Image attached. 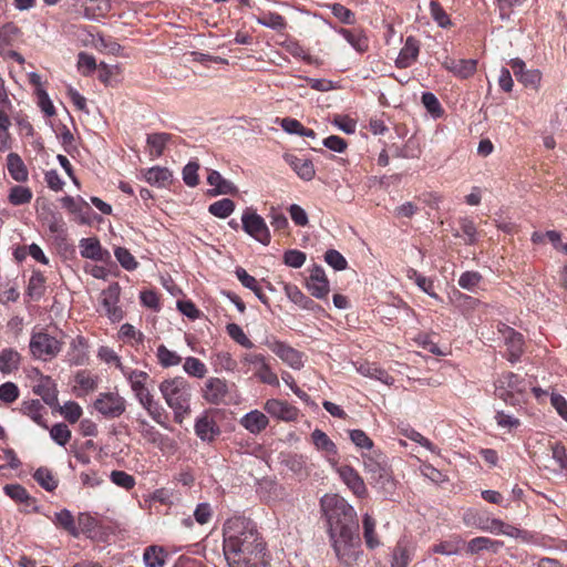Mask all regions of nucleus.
Returning <instances> with one entry per match:
<instances>
[{
  "label": "nucleus",
  "mask_w": 567,
  "mask_h": 567,
  "mask_svg": "<svg viewBox=\"0 0 567 567\" xmlns=\"http://www.w3.org/2000/svg\"><path fill=\"white\" fill-rule=\"evenodd\" d=\"M285 158L300 178L311 181L315 177L316 171L310 159L295 155H286Z\"/></svg>",
  "instance_id": "25"
},
{
  "label": "nucleus",
  "mask_w": 567,
  "mask_h": 567,
  "mask_svg": "<svg viewBox=\"0 0 567 567\" xmlns=\"http://www.w3.org/2000/svg\"><path fill=\"white\" fill-rule=\"evenodd\" d=\"M241 362L246 365L252 367L255 371L254 375L260 382L272 386L279 385V379L271 370L265 355L260 353H245L241 358Z\"/></svg>",
  "instance_id": "6"
},
{
  "label": "nucleus",
  "mask_w": 567,
  "mask_h": 567,
  "mask_svg": "<svg viewBox=\"0 0 567 567\" xmlns=\"http://www.w3.org/2000/svg\"><path fill=\"white\" fill-rule=\"evenodd\" d=\"M443 66L452 72L454 75L458 76L460 79H468L471 78L475 72L477 68V60L475 59H467V60H447L443 63Z\"/></svg>",
  "instance_id": "18"
},
{
  "label": "nucleus",
  "mask_w": 567,
  "mask_h": 567,
  "mask_svg": "<svg viewBox=\"0 0 567 567\" xmlns=\"http://www.w3.org/2000/svg\"><path fill=\"white\" fill-rule=\"evenodd\" d=\"M111 481L127 491L132 489L135 486V478L127 474L124 471H113L111 473Z\"/></svg>",
  "instance_id": "62"
},
{
  "label": "nucleus",
  "mask_w": 567,
  "mask_h": 567,
  "mask_svg": "<svg viewBox=\"0 0 567 567\" xmlns=\"http://www.w3.org/2000/svg\"><path fill=\"white\" fill-rule=\"evenodd\" d=\"M94 408L104 416L114 419L125 412V399L117 393H101L94 402Z\"/></svg>",
  "instance_id": "8"
},
{
  "label": "nucleus",
  "mask_w": 567,
  "mask_h": 567,
  "mask_svg": "<svg viewBox=\"0 0 567 567\" xmlns=\"http://www.w3.org/2000/svg\"><path fill=\"white\" fill-rule=\"evenodd\" d=\"M339 33L360 53L368 50V38L361 32H353L348 29L341 28Z\"/></svg>",
  "instance_id": "42"
},
{
  "label": "nucleus",
  "mask_w": 567,
  "mask_h": 567,
  "mask_svg": "<svg viewBox=\"0 0 567 567\" xmlns=\"http://www.w3.org/2000/svg\"><path fill=\"white\" fill-rule=\"evenodd\" d=\"M4 493L12 499L25 505H30L33 498L29 495L27 489L20 484H8L3 487Z\"/></svg>",
  "instance_id": "46"
},
{
  "label": "nucleus",
  "mask_w": 567,
  "mask_h": 567,
  "mask_svg": "<svg viewBox=\"0 0 567 567\" xmlns=\"http://www.w3.org/2000/svg\"><path fill=\"white\" fill-rule=\"evenodd\" d=\"M195 432L200 440L213 441L217 435H219L220 430L213 419L204 415L196 421Z\"/></svg>",
  "instance_id": "26"
},
{
  "label": "nucleus",
  "mask_w": 567,
  "mask_h": 567,
  "mask_svg": "<svg viewBox=\"0 0 567 567\" xmlns=\"http://www.w3.org/2000/svg\"><path fill=\"white\" fill-rule=\"evenodd\" d=\"M159 391L167 405L174 411V421L182 424L186 414L190 412V386L182 377L164 380Z\"/></svg>",
  "instance_id": "3"
},
{
  "label": "nucleus",
  "mask_w": 567,
  "mask_h": 567,
  "mask_svg": "<svg viewBox=\"0 0 567 567\" xmlns=\"http://www.w3.org/2000/svg\"><path fill=\"white\" fill-rule=\"evenodd\" d=\"M268 417L260 411L254 410L245 414L240 424L250 433L258 434L268 426Z\"/></svg>",
  "instance_id": "24"
},
{
  "label": "nucleus",
  "mask_w": 567,
  "mask_h": 567,
  "mask_svg": "<svg viewBox=\"0 0 567 567\" xmlns=\"http://www.w3.org/2000/svg\"><path fill=\"white\" fill-rule=\"evenodd\" d=\"M167 554L163 547L148 546L143 554V560L146 567H163Z\"/></svg>",
  "instance_id": "36"
},
{
  "label": "nucleus",
  "mask_w": 567,
  "mask_h": 567,
  "mask_svg": "<svg viewBox=\"0 0 567 567\" xmlns=\"http://www.w3.org/2000/svg\"><path fill=\"white\" fill-rule=\"evenodd\" d=\"M172 135L168 133H154L147 136V145L151 147V155L159 157L165 148V145L171 140Z\"/></svg>",
  "instance_id": "40"
},
{
  "label": "nucleus",
  "mask_w": 567,
  "mask_h": 567,
  "mask_svg": "<svg viewBox=\"0 0 567 567\" xmlns=\"http://www.w3.org/2000/svg\"><path fill=\"white\" fill-rule=\"evenodd\" d=\"M265 344L290 368L300 370L303 367L302 353L289 344L275 339H267Z\"/></svg>",
  "instance_id": "9"
},
{
  "label": "nucleus",
  "mask_w": 567,
  "mask_h": 567,
  "mask_svg": "<svg viewBox=\"0 0 567 567\" xmlns=\"http://www.w3.org/2000/svg\"><path fill=\"white\" fill-rule=\"evenodd\" d=\"M156 357L159 364L164 368L178 365L182 362V357L168 350L164 344L158 346Z\"/></svg>",
  "instance_id": "45"
},
{
  "label": "nucleus",
  "mask_w": 567,
  "mask_h": 567,
  "mask_svg": "<svg viewBox=\"0 0 567 567\" xmlns=\"http://www.w3.org/2000/svg\"><path fill=\"white\" fill-rule=\"evenodd\" d=\"M363 464L367 473L370 474V477H373L388 468L383 460L381 461L371 455H363Z\"/></svg>",
  "instance_id": "56"
},
{
  "label": "nucleus",
  "mask_w": 567,
  "mask_h": 567,
  "mask_svg": "<svg viewBox=\"0 0 567 567\" xmlns=\"http://www.w3.org/2000/svg\"><path fill=\"white\" fill-rule=\"evenodd\" d=\"M503 545V542L494 540L488 537H475L467 543V551L471 554H477L482 550L497 553Z\"/></svg>",
  "instance_id": "32"
},
{
  "label": "nucleus",
  "mask_w": 567,
  "mask_h": 567,
  "mask_svg": "<svg viewBox=\"0 0 567 567\" xmlns=\"http://www.w3.org/2000/svg\"><path fill=\"white\" fill-rule=\"evenodd\" d=\"M357 370L362 375L379 380L384 384L393 383V378L385 370L378 367L375 363H361L357 368Z\"/></svg>",
  "instance_id": "34"
},
{
  "label": "nucleus",
  "mask_w": 567,
  "mask_h": 567,
  "mask_svg": "<svg viewBox=\"0 0 567 567\" xmlns=\"http://www.w3.org/2000/svg\"><path fill=\"white\" fill-rule=\"evenodd\" d=\"M33 478L37 483L48 492H52L58 487L59 481L54 477L53 473L47 467H39Z\"/></svg>",
  "instance_id": "39"
},
{
  "label": "nucleus",
  "mask_w": 567,
  "mask_h": 567,
  "mask_svg": "<svg viewBox=\"0 0 567 567\" xmlns=\"http://www.w3.org/2000/svg\"><path fill=\"white\" fill-rule=\"evenodd\" d=\"M235 210V203L229 198L217 200L209 205L208 212L218 218H227Z\"/></svg>",
  "instance_id": "43"
},
{
  "label": "nucleus",
  "mask_w": 567,
  "mask_h": 567,
  "mask_svg": "<svg viewBox=\"0 0 567 567\" xmlns=\"http://www.w3.org/2000/svg\"><path fill=\"white\" fill-rule=\"evenodd\" d=\"M78 68L83 75H90L99 65L96 64L95 58L85 52L79 54Z\"/></svg>",
  "instance_id": "63"
},
{
  "label": "nucleus",
  "mask_w": 567,
  "mask_h": 567,
  "mask_svg": "<svg viewBox=\"0 0 567 567\" xmlns=\"http://www.w3.org/2000/svg\"><path fill=\"white\" fill-rule=\"evenodd\" d=\"M224 555L230 567H265V544L256 524L246 517L228 518L223 528Z\"/></svg>",
  "instance_id": "2"
},
{
  "label": "nucleus",
  "mask_w": 567,
  "mask_h": 567,
  "mask_svg": "<svg viewBox=\"0 0 567 567\" xmlns=\"http://www.w3.org/2000/svg\"><path fill=\"white\" fill-rule=\"evenodd\" d=\"M241 223L244 230L249 236L265 246L270 244V231L261 216L251 209H246L241 216Z\"/></svg>",
  "instance_id": "7"
},
{
  "label": "nucleus",
  "mask_w": 567,
  "mask_h": 567,
  "mask_svg": "<svg viewBox=\"0 0 567 567\" xmlns=\"http://www.w3.org/2000/svg\"><path fill=\"white\" fill-rule=\"evenodd\" d=\"M63 342L45 331L31 334L29 348L32 357L42 361H50L62 350Z\"/></svg>",
  "instance_id": "5"
},
{
  "label": "nucleus",
  "mask_w": 567,
  "mask_h": 567,
  "mask_svg": "<svg viewBox=\"0 0 567 567\" xmlns=\"http://www.w3.org/2000/svg\"><path fill=\"white\" fill-rule=\"evenodd\" d=\"M226 330L229 337L241 347L246 349H251L254 347V343L247 338L240 326L237 323H228L226 326Z\"/></svg>",
  "instance_id": "51"
},
{
  "label": "nucleus",
  "mask_w": 567,
  "mask_h": 567,
  "mask_svg": "<svg viewBox=\"0 0 567 567\" xmlns=\"http://www.w3.org/2000/svg\"><path fill=\"white\" fill-rule=\"evenodd\" d=\"M19 32V28L12 22H8L0 28V52L13 43Z\"/></svg>",
  "instance_id": "47"
},
{
  "label": "nucleus",
  "mask_w": 567,
  "mask_h": 567,
  "mask_svg": "<svg viewBox=\"0 0 567 567\" xmlns=\"http://www.w3.org/2000/svg\"><path fill=\"white\" fill-rule=\"evenodd\" d=\"M115 258L120 262V265L128 271H132L137 268L138 262L135 260L134 256L130 252L128 249L124 247H117L114 250Z\"/></svg>",
  "instance_id": "52"
},
{
  "label": "nucleus",
  "mask_w": 567,
  "mask_h": 567,
  "mask_svg": "<svg viewBox=\"0 0 567 567\" xmlns=\"http://www.w3.org/2000/svg\"><path fill=\"white\" fill-rule=\"evenodd\" d=\"M526 391L525 380L513 372H507L498 379L495 393L504 402L517 405L524 400Z\"/></svg>",
  "instance_id": "4"
},
{
  "label": "nucleus",
  "mask_w": 567,
  "mask_h": 567,
  "mask_svg": "<svg viewBox=\"0 0 567 567\" xmlns=\"http://www.w3.org/2000/svg\"><path fill=\"white\" fill-rule=\"evenodd\" d=\"M329 524L333 549L340 561L352 565L359 557V523L353 507L337 494H326L320 501Z\"/></svg>",
  "instance_id": "1"
},
{
  "label": "nucleus",
  "mask_w": 567,
  "mask_h": 567,
  "mask_svg": "<svg viewBox=\"0 0 567 567\" xmlns=\"http://www.w3.org/2000/svg\"><path fill=\"white\" fill-rule=\"evenodd\" d=\"M54 524L66 530L73 537H79L80 535L74 517L68 509L55 513Z\"/></svg>",
  "instance_id": "38"
},
{
  "label": "nucleus",
  "mask_w": 567,
  "mask_h": 567,
  "mask_svg": "<svg viewBox=\"0 0 567 567\" xmlns=\"http://www.w3.org/2000/svg\"><path fill=\"white\" fill-rule=\"evenodd\" d=\"M183 369L188 375L195 377L198 379L204 378L205 374L207 373L206 365L199 359H197L195 357L186 358Z\"/></svg>",
  "instance_id": "48"
},
{
  "label": "nucleus",
  "mask_w": 567,
  "mask_h": 567,
  "mask_svg": "<svg viewBox=\"0 0 567 567\" xmlns=\"http://www.w3.org/2000/svg\"><path fill=\"white\" fill-rule=\"evenodd\" d=\"M264 409L271 416L286 422L295 421L299 415V410L296 406L277 399L267 400Z\"/></svg>",
  "instance_id": "13"
},
{
  "label": "nucleus",
  "mask_w": 567,
  "mask_h": 567,
  "mask_svg": "<svg viewBox=\"0 0 567 567\" xmlns=\"http://www.w3.org/2000/svg\"><path fill=\"white\" fill-rule=\"evenodd\" d=\"M288 298L299 307L306 310H320L321 307L317 305L311 298L306 296L297 286L287 285L285 287Z\"/></svg>",
  "instance_id": "29"
},
{
  "label": "nucleus",
  "mask_w": 567,
  "mask_h": 567,
  "mask_svg": "<svg viewBox=\"0 0 567 567\" xmlns=\"http://www.w3.org/2000/svg\"><path fill=\"white\" fill-rule=\"evenodd\" d=\"M414 550V543L406 536L401 537L393 548L391 567H408Z\"/></svg>",
  "instance_id": "15"
},
{
  "label": "nucleus",
  "mask_w": 567,
  "mask_h": 567,
  "mask_svg": "<svg viewBox=\"0 0 567 567\" xmlns=\"http://www.w3.org/2000/svg\"><path fill=\"white\" fill-rule=\"evenodd\" d=\"M326 262L334 270L341 271L347 269L348 262L346 258L336 249H329L324 254Z\"/></svg>",
  "instance_id": "54"
},
{
  "label": "nucleus",
  "mask_w": 567,
  "mask_h": 567,
  "mask_svg": "<svg viewBox=\"0 0 567 567\" xmlns=\"http://www.w3.org/2000/svg\"><path fill=\"white\" fill-rule=\"evenodd\" d=\"M79 247L83 258L101 262H109L111 260V254L102 248L96 237L82 238Z\"/></svg>",
  "instance_id": "14"
},
{
  "label": "nucleus",
  "mask_w": 567,
  "mask_h": 567,
  "mask_svg": "<svg viewBox=\"0 0 567 567\" xmlns=\"http://www.w3.org/2000/svg\"><path fill=\"white\" fill-rule=\"evenodd\" d=\"M228 395L227 382L219 378H209L203 388V398L210 404H223Z\"/></svg>",
  "instance_id": "10"
},
{
  "label": "nucleus",
  "mask_w": 567,
  "mask_h": 567,
  "mask_svg": "<svg viewBox=\"0 0 567 567\" xmlns=\"http://www.w3.org/2000/svg\"><path fill=\"white\" fill-rule=\"evenodd\" d=\"M340 476L342 481L347 484V486L358 496V497H364L367 495V487L361 478V476L358 474L357 471H354L350 466H343L340 470Z\"/></svg>",
  "instance_id": "21"
},
{
  "label": "nucleus",
  "mask_w": 567,
  "mask_h": 567,
  "mask_svg": "<svg viewBox=\"0 0 567 567\" xmlns=\"http://www.w3.org/2000/svg\"><path fill=\"white\" fill-rule=\"evenodd\" d=\"M8 199L14 206L24 205L31 202L32 192L29 187L17 185L10 189Z\"/></svg>",
  "instance_id": "44"
},
{
  "label": "nucleus",
  "mask_w": 567,
  "mask_h": 567,
  "mask_svg": "<svg viewBox=\"0 0 567 567\" xmlns=\"http://www.w3.org/2000/svg\"><path fill=\"white\" fill-rule=\"evenodd\" d=\"M91 6H85L84 16L89 19L96 14L103 16L111 9L110 0H86Z\"/></svg>",
  "instance_id": "50"
},
{
  "label": "nucleus",
  "mask_w": 567,
  "mask_h": 567,
  "mask_svg": "<svg viewBox=\"0 0 567 567\" xmlns=\"http://www.w3.org/2000/svg\"><path fill=\"white\" fill-rule=\"evenodd\" d=\"M39 214L43 219L48 221L51 233H58L60 230L62 218L59 214L52 212L48 206H42Z\"/></svg>",
  "instance_id": "61"
},
{
  "label": "nucleus",
  "mask_w": 567,
  "mask_h": 567,
  "mask_svg": "<svg viewBox=\"0 0 567 567\" xmlns=\"http://www.w3.org/2000/svg\"><path fill=\"white\" fill-rule=\"evenodd\" d=\"M124 375H126L137 401L151 393L146 388V381L150 379L148 373L140 370H131L126 371Z\"/></svg>",
  "instance_id": "22"
},
{
  "label": "nucleus",
  "mask_w": 567,
  "mask_h": 567,
  "mask_svg": "<svg viewBox=\"0 0 567 567\" xmlns=\"http://www.w3.org/2000/svg\"><path fill=\"white\" fill-rule=\"evenodd\" d=\"M35 94L38 96V105L41 111L48 116L52 117L55 115V109L52 104V101L49 97V94L42 87L35 89Z\"/></svg>",
  "instance_id": "57"
},
{
  "label": "nucleus",
  "mask_w": 567,
  "mask_h": 567,
  "mask_svg": "<svg viewBox=\"0 0 567 567\" xmlns=\"http://www.w3.org/2000/svg\"><path fill=\"white\" fill-rule=\"evenodd\" d=\"M422 103L430 114L435 117H440L443 113L441 104L437 97L431 92H424L422 94Z\"/></svg>",
  "instance_id": "58"
},
{
  "label": "nucleus",
  "mask_w": 567,
  "mask_h": 567,
  "mask_svg": "<svg viewBox=\"0 0 567 567\" xmlns=\"http://www.w3.org/2000/svg\"><path fill=\"white\" fill-rule=\"evenodd\" d=\"M371 483L383 494L384 497H391L395 492V481L392 477L390 468H385L380 474L370 477Z\"/></svg>",
  "instance_id": "27"
},
{
  "label": "nucleus",
  "mask_w": 567,
  "mask_h": 567,
  "mask_svg": "<svg viewBox=\"0 0 567 567\" xmlns=\"http://www.w3.org/2000/svg\"><path fill=\"white\" fill-rule=\"evenodd\" d=\"M199 164L197 162H189L183 168V181L189 187H195L198 185V172Z\"/></svg>",
  "instance_id": "59"
},
{
  "label": "nucleus",
  "mask_w": 567,
  "mask_h": 567,
  "mask_svg": "<svg viewBox=\"0 0 567 567\" xmlns=\"http://www.w3.org/2000/svg\"><path fill=\"white\" fill-rule=\"evenodd\" d=\"M43 405L39 400L24 401L21 404V412L30 416L38 425L47 429L48 425L42 416Z\"/></svg>",
  "instance_id": "37"
},
{
  "label": "nucleus",
  "mask_w": 567,
  "mask_h": 567,
  "mask_svg": "<svg viewBox=\"0 0 567 567\" xmlns=\"http://www.w3.org/2000/svg\"><path fill=\"white\" fill-rule=\"evenodd\" d=\"M307 288L317 299H324L328 296L330 291L329 280L321 266L315 265L311 268Z\"/></svg>",
  "instance_id": "12"
},
{
  "label": "nucleus",
  "mask_w": 567,
  "mask_h": 567,
  "mask_svg": "<svg viewBox=\"0 0 567 567\" xmlns=\"http://www.w3.org/2000/svg\"><path fill=\"white\" fill-rule=\"evenodd\" d=\"M258 23L274 30H282L286 27L285 18L278 13L269 12L258 19Z\"/></svg>",
  "instance_id": "60"
},
{
  "label": "nucleus",
  "mask_w": 567,
  "mask_h": 567,
  "mask_svg": "<svg viewBox=\"0 0 567 567\" xmlns=\"http://www.w3.org/2000/svg\"><path fill=\"white\" fill-rule=\"evenodd\" d=\"M281 463L299 478H306L310 473V467L303 455L296 453L285 454L282 455Z\"/></svg>",
  "instance_id": "23"
},
{
  "label": "nucleus",
  "mask_w": 567,
  "mask_h": 567,
  "mask_svg": "<svg viewBox=\"0 0 567 567\" xmlns=\"http://www.w3.org/2000/svg\"><path fill=\"white\" fill-rule=\"evenodd\" d=\"M207 183L215 187L208 190L212 196L235 195L238 192L237 187L230 181L225 179L217 171L209 172Z\"/></svg>",
  "instance_id": "19"
},
{
  "label": "nucleus",
  "mask_w": 567,
  "mask_h": 567,
  "mask_svg": "<svg viewBox=\"0 0 567 567\" xmlns=\"http://www.w3.org/2000/svg\"><path fill=\"white\" fill-rule=\"evenodd\" d=\"M306 258V254L297 249H290L284 254V262L292 268L302 267Z\"/></svg>",
  "instance_id": "64"
},
{
  "label": "nucleus",
  "mask_w": 567,
  "mask_h": 567,
  "mask_svg": "<svg viewBox=\"0 0 567 567\" xmlns=\"http://www.w3.org/2000/svg\"><path fill=\"white\" fill-rule=\"evenodd\" d=\"M120 290L121 289H120L118 284L114 282L111 286H109L107 289L103 290V292H102L103 308H104L107 317L110 318V320L113 322H118L123 318V311L117 306V302L120 300Z\"/></svg>",
  "instance_id": "11"
},
{
  "label": "nucleus",
  "mask_w": 567,
  "mask_h": 567,
  "mask_svg": "<svg viewBox=\"0 0 567 567\" xmlns=\"http://www.w3.org/2000/svg\"><path fill=\"white\" fill-rule=\"evenodd\" d=\"M33 392L41 396L44 403L49 406H58L56 384L50 377H42L40 382L33 388Z\"/></svg>",
  "instance_id": "17"
},
{
  "label": "nucleus",
  "mask_w": 567,
  "mask_h": 567,
  "mask_svg": "<svg viewBox=\"0 0 567 567\" xmlns=\"http://www.w3.org/2000/svg\"><path fill=\"white\" fill-rule=\"evenodd\" d=\"M51 439L61 446H65L71 439V431L64 423L54 424L50 430Z\"/></svg>",
  "instance_id": "53"
},
{
  "label": "nucleus",
  "mask_w": 567,
  "mask_h": 567,
  "mask_svg": "<svg viewBox=\"0 0 567 567\" xmlns=\"http://www.w3.org/2000/svg\"><path fill=\"white\" fill-rule=\"evenodd\" d=\"M363 538L369 549H375L381 545V542L375 533V520L369 515L364 514L362 518Z\"/></svg>",
  "instance_id": "35"
},
{
  "label": "nucleus",
  "mask_w": 567,
  "mask_h": 567,
  "mask_svg": "<svg viewBox=\"0 0 567 567\" xmlns=\"http://www.w3.org/2000/svg\"><path fill=\"white\" fill-rule=\"evenodd\" d=\"M44 276L41 272H33L28 285V293L31 297H41L44 292Z\"/></svg>",
  "instance_id": "55"
},
{
  "label": "nucleus",
  "mask_w": 567,
  "mask_h": 567,
  "mask_svg": "<svg viewBox=\"0 0 567 567\" xmlns=\"http://www.w3.org/2000/svg\"><path fill=\"white\" fill-rule=\"evenodd\" d=\"M504 329L499 330L503 333L505 343L508 351V360L516 362L523 353L524 340L523 336L514 329L503 324Z\"/></svg>",
  "instance_id": "16"
},
{
  "label": "nucleus",
  "mask_w": 567,
  "mask_h": 567,
  "mask_svg": "<svg viewBox=\"0 0 567 567\" xmlns=\"http://www.w3.org/2000/svg\"><path fill=\"white\" fill-rule=\"evenodd\" d=\"M419 52V41L414 37H408L404 47L401 49L395 60V65L400 69L410 66L416 60Z\"/></svg>",
  "instance_id": "20"
},
{
  "label": "nucleus",
  "mask_w": 567,
  "mask_h": 567,
  "mask_svg": "<svg viewBox=\"0 0 567 567\" xmlns=\"http://www.w3.org/2000/svg\"><path fill=\"white\" fill-rule=\"evenodd\" d=\"M70 351L68 353L69 362L73 365H82L87 360L86 342L84 338L76 337L70 343Z\"/></svg>",
  "instance_id": "31"
},
{
  "label": "nucleus",
  "mask_w": 567,
  "mask_h": 567,
  "mask_svg": "<svg viewBox=\"0 0 567 567\" xmlns=\"http://www.w3.org/2000/svg\"><path fill=\"white\" fill-rule=\"evenodd\" d=\"M146 182L153 186L165 187L172 182V172L166 167L155 166L144 174Z\"/></svg>",
  "instance_id": "30"
},
{
  "label": "nucleus",
  "mask_w": 567,
  "mask_h": 567,
  "mask_svg": "<svg viewBox=\"0 0 567 567\" xmlns=\"http://www.w3.org/2000/svg\"><path fill=\"white\" fill-rule=\"evenodd\" d=\"M312 443L315 446L328 454H337L336 444L329 439V436L321 430L316 429L311 433Z\"/></svg>",
  "instance_id": "41"
},
{
  "label": "nucleus",
  "mask_w": 567,
  "mask_h": 567,
  "mask_svg": "<svg viewBox=\"0 0 567 567\" xmlns=\"http://www.w3.org/2000/svg\"><path fill=\"white\" fill-rule=\"evenodd\" d=\"M140 404L147 411V413L152 416L154 421L157 423H161V419L163 415V408L159 405L158 402L154 400V396L152 393H150L147 396L141 398L138 400Z\"/></svg>",
  "instance_id": "49"
},
{
  "label": "nucleus",
  "mask_w": 567,
  "mask_h": 567,
  "mask_svg": "<svg viewBox=\"0 0 567 567\" xmlns=\"http://www.w3.org/2000/svg\"><path fill=\"white\" fill-rule=\"evenodd\" d=\"M20 354L12 348L3 349L0 352V371L3 374H9L19 369Z\"/></svg>",
  "instance_id": "33"
},
{
  "label": "nucleus",
  "mask_w": 567,
  "mask_h": 567,
  "mask_svg": "<svg viewBox=\"0 0 567 567\" xmlns=\"http://www.w3.org/2000/svg\"><path fill=\"white\" fill-rule=\"evenodd\" d=\"M7 167L10 176L17 182H25L29 173L22 158L17 153H10L7 156Z\"/></svg>",
  "instance_id": "28"
}]
</instances>
